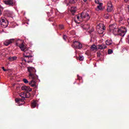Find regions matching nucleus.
I'll return each instance as SVG.
<instances>
[{"label": "nucleus", "mask_w": 129, "mask_h": 129, "mask_svg": "<svg viewBox=\"0 0 129 129\" xmlns=\"http://www.w3.org/2000/svg\"><path fill=\"white\" fill-rule=\"evenodd\" d=\"M110 32L115 35H119L121 37H124L127 30L125 27H121L119 29L115 28V25L111 24L109 26Z\"/></svg>", "instance_id": "f257e3e1"}, {"label": "nucleus", "mask_w": 129, "mask_h": 129, "mask_svg": "<svg viewBox=\"0 0 129 129\" xmlns=\"http://www.w3.org/2000/svg\"><path fill=\"white\" fill-rule=\"evenodd\" d=\"M23 56L24 58L22 59V61H24L26 63H32L34 60L33 56L30 55L32 51L26 47L25 49L23 51Z\"/></svg>", "instance_id": "f03ea898"}, {"label": "nucleus", "mask_w": 129, "mask_h": 129, "mask_svg": "<svg viewBox=\"0 0 129 129\" xmlns=\"http://www.w3.org/2000/svg\"><path fill=\"white\" fill-rule=\"evenodd\" d=\"M76 20H75L76 23L77 24H79L81 23L83 21H88L89 19H90V16H89V14L87 13L83 12L81 14V16H77L76 17Z\"/></svg>", "instance_id": "7ed1b4c3"}, {"label": "nucleus", "mask_w": 129, "mask_h": 129, "mask_svg": "<svg viewBox=\"0 0 129 129\" xmlns=\"http://www.w3.org/2000/svg\"><path fill=\"white\" fill-rule=\"evenodd\" d=\"M29 72V78L30 79H38V76L36 75V69L34 68L29 67L27 68Z\"/></svg>", "instance_id": "20e7f679"}, {"label": "nucleus", "mask_w": 129, "mask_h": 129, "mask_svg": "<svg viewBox=\"0 0 129 129\" xmlns=\"http://www.w3.org/2000/svg\"><path fill=\"white\" fill-rule=\"evenodd\" d=\"M104 28V25L102 23H100L97 26V31L99 34H103Z\"/></svg>", "instance_id": "39448f33"}, {"label": "nucleus", "mask_w": 129, "mask_h": 129, "mask_svg": "<svg viewBox=\"0 0 129 129\" xmlns=\"http://www.w3.org/2000/svg\"><path fill=\"white\" fill-rule=\"evenodd\" d=\"M16 46L20 48L21 51H24L26 50V46L24 45V43L22 40H18L16 42Z\"/></svg>", "instance_id": "423d86ee"}, {"label": "nucleus", "mask_w": 129, "mask_h": 129, "mask_svg": "<svg viewBox=\"0 0 129 129\" xmlns=\"http://www.w3.org/2000/svg\"><path fill=\"white\" fill-rule=\"evenodd\" d=\"M0 23L2 28H7L9 26V22L6 20V18L2 17L0 19Z\"/></svg>", "instance_id": "0eeeda50"}, {"label": "nucleus", "mask_w": 129, "mask_h": 129, "mask_svg": "<svg viewBox=\"0 0 129 129\" xmlns=\"http://www.w3.org/2000/svg\"><path fill=\"white\" fill-rule=\"evenodd\" d=\"M107 11L108 13H110L112 12V10H113V6H112V3L111 1H108L107 4Z\"/></svg>", "instance_id": "6e6552de"}, {"label": "nucleus", "mask_w": 129, "mask_h": 129, "mask_svg": "<svg viewBox=\"0 0 129 129\" xmlns=\"http://www.w3.org/2000/svg\"><path fill=\"white\" fill-rule=\"evenodd\" d=\"M72 47L76 49H81V48H82V44L79 42L75 41L73 45H72Z\"/></svg>", "instance_id": "1a4fd4ad"}, {"label": "nucleus", "mask_w": 129, "mask_h": 129, "mask_svg": "<svg viewBox=\"0 0 129 129\" xmlns=\"http://www.w3.org/2000/svg\"><path fill=\"white\" fill-rule=\"evenodd\" d=\"M3 2L7 6H11L12 7L14 6V1L13 0H6Z\"/></svg>", "instance_id": "9d476101"}, {"label": "nucleus", "mask_w": 129, "mask_h": 129, "mask_svg": "<svg viewBox=\"0 0 129 129\" xmlns=\"http://www.w3.org/2000/svg\"><path fill=\"white\" fill-rule=\"evenodd\" d=\"M15 41L14 39H11L9 40H6L4 44L5 46H9L10 44H12V43L14 42Z\"/></svg>", "instance_id": "9b49d317"}, {"label": "nucleus", "mask_w": 129, "mask_h": 129, "mask_svg": "<svg viewBox=\"0 0 129 129\" xmlns=\"http://www.w3.org/2000/svg\"><path fill=\"white\" fill-rule=\"evenodd\" d=\"M21 89L22 90H25V91H32V89L28 86H23Z\"/></svg>", "instance_id": "f8f14e48"}, {"label": "nucleus", "mask_w": 129, "mask_h": 129, "mask_svg": "<svg viewBox=\"0 0 129 129\" xmlns=\"http://www.w3.org/2000/svg\"><path fill=\"white\" fill-rule=\"evenodd\" d=\"M34 80H37V79H32L31 81L29 82V85H31L32 87H37L36 82Z\"/></svg>", "instance_id": "ddd939ff"}, {"label": "nucleus", "mask_w": 129, "mask_h": 129, "mask_svg": "<svg viewBox=\"0 0 129 129\" xmlns=\"http://www.w3.org/2000/svg\"><path fill=\"white\" fill-rule=\"evenodd\" d=\"M106 48V45L104 44H99L97 45V49H100V50H103V49H105Z\"/></svg>", "instance_id": "4468645a"}, {"label": "nucleus", "mask_w": 129, "mask_h": 129, "mask_svg": "<svg viewBox=\"0 0 129 129\" xmlns=\"http://www.w3.org/2000/svg\"><path fill=\"white\" fill-rule=\"evenodd\" d=\"M9 61H10V62H13V61H16L17 59H18V57L16 56H10L8 57Z\"/></svg>", "instance_id": "2eb2a0df"}, {"label": "nucleus", "mask_w": 129, "mask_h": 129, "mask_svg": "<svg viewBox=\"0 0 129 129\" xmlns=\"http://www.w3.org/2000/svg\"><path fill=\"white\" fill-rule=\"evenodd\" d=\"M37 105H38V102L37 101H34L31 103L32 108H35V107H36V106H37Z\"/></svg>", "instance_id": "dca6fc26"}, {"label": "nucleus", "mask_w": 129, "mask_h": 129, "mask_svg": "<svg viewBox=\"0 0 129 129\" xmlns=\"http://www.w3.org/2000/svg\"><path fill=\"white\" fill-rule=\"evenodd\" d=\"M20 96L21 97H22V98H28L29 97V96H27V94L25 93H21L20 94Z\"/></svg>", "instance_id": "f3484780"}, {"label": "nucleus", "mask_w": 129, "mask_h": 129, "mask_svg": "<svg viewBox=\"0 0 129 129\" xmlns=\"http://www.w3.org/2000/svg\"><path fill=\"white\" fill-rule=\"evenodd\" d=\"M97 46H96L94 44L92 45L91 47V50L92 51H95V50H97Z\"/></svg>", "instance_id": "a211bd4d"}, {"label": "nucleus", "mask_w": 129, "mask_h": 129, "mask_svg": "<svg viewBox=\"0 0 129 129\" xmlns=\"http://www.w3.org/2000/svg\"><path fill=\"white\" fill-rule=\"evenodd\" d=\"M102 5L103 4L100 3L97 6V8L98 9L99 11H102Z\"/></svg>", "instance_id": "6ab92c4d"}, {"label": "nucleus", "mask_w": 129, "mask_h": 129, "mask_svg": "<svg viewBox=\"0 0 129 129\" xmlns=\"http://www.w3.org/2000/svg\"><path fill=\"white\" fill-rule=\"evenodd\" d=\"M90 28V27H89V25H85L83 27V29L86 30V31H87V30H89Z\"/></svg>", "instance_id": "aec40b11"}, {"label": "nucleus", "mask_w": 129, "mask_h": 129, "mask_svg": "<svg viewBox=\"0 0 129 129\" xmlns=\"http://www.w3.org/2000/svg\"><path fill=\"white\" fill-rule=\"evenodd\" d=\"M71 12H72V15H74V13L76 12V8L71 7Z\"/></svg>", "instance_id": "412c9836"}, {"label": "nucleus", "mask_w": 129, "mask_h": 129, "mask_svg": "<svg viewBox=\"0 0 129 129\" xmlns=\"http://www.w3.org/2000/svg\"><path fill=\"white\" fill-rule=\"evenodd\" d=\"M111 44H112V41H111V40H107L106 41V44L108 46H109V45H111Z\"/></svg>", "instance_id": "4be33fe9"}, {"label": "nucleus", "mask_w": 129, "mask_h": 129, "mask_svg": "<svg viewBox=\"0 0 129 129\" xmlns=\"http://www.w3.org/2000/svg\"><path fill=\"white\" fill-rule=\"evenodd\" d=\"M69 4H75L77 0H68Z\"/></svg>", "instance_id": "5701e85b"}, {"label": "nucleus", "mask_w": 129, "mask_h": 129, "mask_svg": "<svg viewBox=\"0 0 129 129\" xmlns=\"http://www.w3.org/2000/svg\"><path fill=\"white\" fill-rule=\"evenodd\" d=\"M83 60H84V56L83 55H80V60L83 61Z\"/></svg>", "instance_id": "b1692460"}, {"label": "nucleus", "mask_w": 129, "mask_h": 129, "mask_svg": "<svg viewBox=\"0 0 129 129\" xmlns=\"http://www.w3.org/2000/svg\"><path fill=\"white\" fill-rule=\"evenodd\" d=\"M23 82H24L26 84L29 83V81H28V80L27 79H23Z\"/></svg>", "instance_id": "393cba45"}, {"label": "nucleus", "mask_w": 129, "mask_h": 129, "mask_svg": "<svg viewBox=\"0 0 129 129\" xmlns=\"http://www.w3.org/2000/svg\"><path fill=\"white\" fill-rule=\"evenodd\" d=\"M2 10H4V7L2 5H0V16L2 15Z\"/></svg>", "instance_id": "a878e982"}, {"label": "nucleus", "mask_w": 129, "mask_h": 129, "mask_svg": "<svg viewBox=\"0 0 129 129\" xmlns=\"http://www.w3.org/2000/svg\"><path fill=\"white\" fill-rule=\"evenodd\" d=\"M104 17L105 19H108L109 18V15H108V14H105L104 15Z\"/></svg>", "instance_id": "bb28decb"}, {"label": "nucleus", "mask_w": 129, "mask_h": 129, "mask_svg": "<svg viewBox=\"0 0 129 129\" xmlns=\"http://www.w3.org/2000/svg\"><path fill=\"white\" fill-rule=\"evenodd\" d=\"M59 29H60V30L64 29V26L63 25H59Z\"/></svg>", "instance_id": "cd10ccee"}, {"label": "nucleus", "mask_w": 129, "mask_h": 129, "mask_svg": "<svg viewBox=\"0 0 129 129\" xmlns=\"http://www.w3.org/2000/svg\"><path fill=\"white\" fill-rule=\"evenodd\" d=\"M112 50H111V49H109L108 50V54H112Z\"/></svg>", "instance_id": "c85d7f7f"}, {"label": "nucleus", "mask_w": 129, "mask_h": 129, "mask_svg": "<svg viewBox=\"0 0 129 129\" xmlns=\"http://www.w3.org/2000/svg\"><path fill=\"white\" fill-rule=\"evenodd\" d=\"M62 38L63 40H64V41H66V40L67 39V36H66V35H63Z\"/></svg>", "instance_id": "c756f323"}, {"label": "nucleus", "mask_w": 129, "mask_h": 129, "mask_svg": "<svg viewBox=\"0 0 129 129\" xmlns=\"http://www.w3.org/2000/svg\"><path fill=\"white\" fill-rule=\"evenodd\" d=\"M95 4H97V5H99V1L98 0H95Z\"/></svg>", "instance_id": "7c9ffc66"}, {"label": "nucleus", "mask_w": 129, "mask_h": 129, "mask_svg": "<svg viewBox=\"0 0 129 129\" xmlns=\"http://www.w3.org/2000/svg\"><path fill=\"white\" fill-rule=\"evenodd\" d=\"M15 101H16V102H19V101H20V99H15Z\"/></svg>", "instance_id": "2f4dec72"}, {"label": "nucleus", "mask_w": 129, "mask_h": 129, "mask_svg": "<svg viewBox=\"0 0 129 129\" xmlns=\"http://www.w3.org/2000/svg\"><path fill=\"white\" fill-rule=\"evenodd\" d=\"M123 20V19H122V18H120V20H119V22L120 23H121V22H122V20Z\"/></svg>", "instance_id": "473e14b6"}, {"label": "nucleus", "mask_w": 129, "mask_h": 129, "mask_svg": "<svg viewBox=\"0 0 129 129\" xmlns=\"http://www.w3.org/2000/svg\"><path fill=\"white\" fill-rule=\"evenodd\" d=\"M2 69L4 71H7V70L5 69V67H3Z\"/></svg>", "instance_id": "72a5a7b5"}, {"label": "nucleus", "mask_w": 129, "mask_h": 129, "mask_svg": "<svg viewBox=\"0 0 129 129\" xmlns=\"http://www.w3.org/2000/svg\"><path fill=\"white\" fill-rule=\"evenodd\" d=\"M78 78L79 80H80L81 79V77H79V76L78 75Z\"/></svg>", "instance_id": "f704fd0d"}, {"label": "nucleus", "mask_w": 129, "mask_h": 129, "mask_svg": "<svg viewBox=\"0 0 129 129\" xmlns=\"http://www.w3.org/2000/svg\"><path fill=\"white\" fill-rule=\"evenodd\" d=\"M127 10L128 12H129V6H128L127 7Z\"/></svg>", "instance_id": "c9c22d12"}, {"label": "nucleus", "mask_w": 129, "mask_h": 129, "mask_svg": "<svg viewBox=\"0 0 129 129\" xmlns=\"http://www.w3.org/2000/svg\"><path fill=\"white\" fill-rule=\"evenodd\" d=\"M125 3H127L128 2V0H124Z\"/></svg>", "instance_id": "e433bc0d"}, {"label": "nucleus", "mask_w": 129, "mask_h": 129, "mask_svg": "<svg viewBox=\"0 0 129 129\" xmlns=\"http://www.w3.org/2000/svg\"><path fill=\"white\" fill-rule=\"evenodd\" d=\"M127 23H128V24L129 25V18L127 19Z\"/></svg>", "instance_id": "4c0bfd02"}, {"label": "nucleus", "mask_w": 129, "mask_h": 129, "mask_svg": "<svg viewBox=\"0 0 129 129\" xmlns=\"http://www.w3.org/2000/svg\"><path fill=\"white\" fill-rule=\"evenodd\" d=\"M85 3H86L87 2V0H83Z\"/></svg>", "instance_id": "58836bf2"}, {"label": "nucleus", "mask_w": 129, "mask_h": 129, "mask_svg": "<svg viewBox=\"0 0 129 129\" xmlns=\"http://www.w3.org/2000/svg\"><path fill=\"white\" fill-rule=\"evenodd\" d=\"M29 61H31V58L28 59Z\"/></svg>", "instance_id": "ea45409f"}, {"label": "nucleus", "mask_w": 129, "mask_h": 129, "mask_svg": "<svg viewBox=\"0 0 129 129\" xmlns=\"http://www.w3.org/2000/svg\"><path fill=\"white\" fill-rule=\"evenodd\" d=\"M27 94H28V95L30 94L29 93H27Z\"/></svg>", "instance_id": "a19ab883"}]
</instances>
